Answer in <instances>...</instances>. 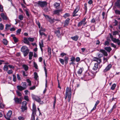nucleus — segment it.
<instances>
[{"label":"nucleus","instance_id":"obj_60","mask_svg":"<svg viewBox=\"0 0 120 120\" xmlns=\"http://www.w3.org/2000/svg\"><path fill=\"white\" fill-rule=\"evenodd\" d=\"M24 99L27 101H29V99L28 98V96H25L24 97Z\"/></svg>","mask_w":120,"mask_h":120},{"label":"nucleus","instance_id":"obj_5","mask_svg":"<svg viewBox=\"0 0 120 120\" xmlns=\"http://www.w3.org/2000/svg\"><path fill=\"white\" fill-rule=\"evenodd\" d=\"M79 9V6H77L76 8L74 10L73 14L72 16L74 17L77 16L78 15L76 14V13L78 12Z\"/></svg>","mask_w":120,"mask_h":120},{"label":"nucleus","instance_id":"obj_53","mask_svg":"<svg viewBox=\"0 0 120 120\" xmlns=\"http://www.w3.org/2000/svg\"><path fill=\"white\" fill-rule=\"evenodd\" d=\"M22 72L23 73V76H27V75L25 71H22Z\"/></svg>","mask_w":120,"mask_h":120},{"label":"nucleus","instance_id":"obj_3","mask_svg":"<svg viewBox=\"0 0 120 120\" xmlns=\"http://www.w3.org/2000/svg\"><path fill=\"white\" fill-rule=\"evenodd\" d=\"M38 4L41 7H43L44 6H46L47 3L46 1H39L38 2Z\"/></svg>","mask_w":120,"mask_h":120},{"label":"nucleus","instance_id":"obj_10","mask_svg":"<svg viewBox=\"0 0 120 120\" xmlns=\"http://www.w3.org/2000/svg\"><path fill=\"white\" fill-rule=\"evenodd\" d=\"M99 51L102 53L105 56H107L108 55L107 52L104 50L100 49Z\"/></svg>","mask_w":120,"mask_h":120},{"label":"nucleus","instance_id":"obj_40","mask_svg":"<svg viewBox=\"0 0 120 120\" xmlns=\"http://www.w3.org/2000/svg\"><path fill=\"white\" fill-rule=\"evenodd\" d=\"M3 69L5 71H7L8 69V66L6 65H5L4 66Z\"/></svg>","mask_w":120,"mask_h":120},{"label":"nucleus","instance_id":"obj_52","mask_svg":"<svg viewBox=\"0 0 120 120\" xmlns=\"http://www.w3.org/2000/svg\"><path fill=\"white\" fill-rule=\"evenodd\" d=\"M16 93L17 95L19 96H22V94L21 93L18 91H16Z\"/></svg>","mask_w":120,"mask_h":120},{"label":"nucleus","instance_id":"obj_14","mask_svg":"<svg viewBox=\"0 0 120 120\" xmlns=\"http://www.w3.org/2000/svg\"><path fill=\"white\" fill-rule=\"evenodd\" d=\"M98 64L97 63H95L94 64V67L93 68V70L94 71L97 70L98 68Z\"/></svg>","mask_w":120,"mask_h":120},{"label":"nucleus","instance_id":"obj_11","mask_svg":"<svg viewBox=\"0 0 120 120\" xmlns=\"http://www.w3.org/2000/svg\"><path fill=\"white\" fill-rule=\"evenodd\" d=\"M43 63L44 64V70L45 71V75L46 77H47V70L46 69V68L45 67V66H46V65L45 63V60H44V61H43Z\"/></svg>","mask_w":120,"mask_h":120},{"label":"nucleus","instance_id":"obj_46","mask_svg":"<svg viewBox=\"0 0 120 120\" xmlns=\"http://www.w3.org/2000/svg\"><path fill=\"white\" fill-rule=\"evenodd\" d=\"M27 82H28L29 83V84H28V85L29 86H31V81L29 79H27Z\"/></svg>","mask_w":120,"mask_h":120},{"label":"nucleus","instance_id":"obj_28","mask_svg":"<svg viewBox=\"0 0 120 120\" xmlns=\"http://www.w3.org/2000/svg\"><path fill=\"white\" fill-rule=\"evenodd\" d=\"M11 26V25L8 24H7L6 25V27L5 28V30H8L9 28Z\"/></svg>","mask_w":120,"mask_h":120},{"label":"nucleus","instance_id":"obj_58","mask_svg":"<svg viewBox=\"0 0 120 120\" xmlns=\"http://www.w3.org/2000/svg\"><path fill=\"white\" fill-rule=\"evenodd\" d=\"M21 31V29H19L17 30L16 31V32L17 34H20Z\"/></svg>","mask_w":120,"mask_h":120},{"label":"nucleus","instance_id":"obj_62","mask_svg":"<svg viewBox=\"0 0 120 120\" xmlns=\"http://www.w3.org/2000/svg\"><path fill=\"white\" fill-rule=\"evenodd\" d=\"M43 15L46 19H50V18L49 17V16L47 15H45V14H43Z\"/></svg>","mask_w":120,"mask_h":120},{"label":"nucleus","instance_id":"obj_23","mask_svg":"<svg viewBox=\"0 0 120 120\" xmlns=\"http://www.w3.org/2000/svg\"><path fill=\"white\" fill-rule=\"evenodd\" d=\"M69 58L68 56H65L64 58V61L65 63L66 64H67L68 63V60Z\"/></svg>","mask_w":120,"mask_h":120},{"label":"nucleus","instance_id":"obj_32","mask_svg":"<svg viewBox=\"0 0 120 120\" xmlns=\"http://www.w3.org/2000/svg\"><path fill=\"white\" fill-rule=\"evenodd\" d=\"M112 41L115 43L118 42L120 41L119 39H116L115 38H114Z\"/></svg>","mask_w":120,"mask_h":120},{"label":"nucleus","instance_id":"obj_63","mask_svg":"<svg viewBox=\"0 0 120 120\" xmlns=\"http://www.w3.org/2000/svg\"><path fill=\"white\" fill-rule=\"evenodd\" d=\"M0 11L1 12L3 11V6L0 4Z\"/></svg>","mask_w":120,"mask_h":120},{"label":"nucleus","instance_id":"obj_25","mask_svg":"<svg viewBox=\"0 0 120 120\" xmlns=\"http://www.w3.org/2000/svg\"><path fill=\"white\" fill-rule=\"evenodd\" d=\"M33 56V53L31 52H30L29 53V59L31 60L32 59V57Z\"/></svg>","mask_w":120,"mask_h":120},{"label":"nucleus","instance_id":"obj_57","mask_svg":"<svg viewBox=\"0 0 120 120\" xmlns=\"http://www.w3.org/2000/svg\"><path fill=\"white\" fill-rule=\"evenodd\" d=\"M66 54H67L66 53L62 52L60 54V55L62 57H63L64 56L66 55Z\"/></svg>","mask_w":120,"mask_h":120},{"label":"nucleus","instance_id":"obj_45","mask_svg":"<svg viewBox=\"0 0 120 120\" xmlns=\"http://www.w3.org/2000/svg\"><path fill=\"white\" fill-rule=\"evenodd\" d=\"M28 39L30 41L32 42L34 41V38H31L29 37L28 38Z\"/></svg>","mask_w":120,"mask_h":120},{"label":"nucleus","instance_id":"obj_33","mask_svg":"<svg viewBox=\"0 0 120 120\" xmlns=\"http://www.w3.org/2000/svg\"><path fill=\"white\" fill-rule=\"evenodd\" d=\"M13 39L14 40V42L15 43H16L18 41V40L15 37H13Z\"/></svg>","mask_w":120,"mask_h":120},{"label":"nucleus","instance_id":"obj_19","mask_svg":"<svg viewBox=\"0 0 120 120\" xmlns=\"http://www.w3.org/2000/svg\"><path fill=\"white\" fill-rule=\"evenodd\" d=\"M83 69L82 68H80V69H79L78 71H77V73L78 74H81L82 71V70H83Z\"/></svg>","mask_w":120,"mask_h":120},{"label":"nucleus","instance_id":"obj_54","mask_svg":"<svg viewBox=\"0 0 120 120\" xmlns=\"http://www.w3.org/2000/svg\"><path fill=\"white\" fill-rule=\"evenodd\" d=\"M13 80L14 82H15L16 81V76L14 75H13Z\"/></svg>","mask_w":120,"mask_h":120},{"label":"nucleus","instance_id":"obj_50","mask_svg":"<svg viewBox=\"0 0 120 120\" xmlns=\"http://www.w3.org/2000/svg\"><path fill=\"white\" fill-rule=\"evenodd\" d=\"M34 67L36 69H38V66L37 64L35 62H34Z\"/></svg>","mask_w":120,"mask_h":120},{"label":"nucleus","instance_id":"obj_15","mask_svg":"<svg viewBox=\"0 0 120 120\" xmlns=\"http://www.w3.org/2000/svg\"><path fill=\"white\" fill-rule=\"evenodd\" d=\"M17 88L18 90L20 91H22L23 90H24L25 89L24 88H23V87L19 85L17 86Z\"/></svg>","mask_w":120,"mask_h":120},{"label":"nucleus","instance_id":"obj_27","mask_svg":"<svg viewBox=\"0 0 120 120\" xmlns=\"http://www.w3.org/2000/svg\"><path fill=\"white\" fill-rule=\"evenodd\" d=\"M36 115V113H32L31 115V119L32 120H35V115Z\"/></svg>","mask_w":120,"mask_h":120},{"label":"nucleus","instance_id":"obj_8","mask_svg":"<svg viewBox=\"0 0 120 120\" xmlns=\"http://www.w3.org/2000/svg\"><path fill=\"white\" fill-rule=\"evenodd\" d=\"M111 67L112 65L111 64H109L104 70V72H106L109 71L111 68Z\"/></svg>","mask_w":120,"mask_h":120},{"label":"nucleus","instance_id":"obj_16","mask_svg":"<svg viewBox=\"0 0 120 120\" xmlns=\"http://www.w3.org/2000/svg\"><path fill=\"white\" fill-rule=\"evenodd\" d=\"M104 49L108 52H110L112 50L110 47H105Z\"/></svg>","mask_w":120,"mask_h":120},{"label":"nucleus","instance_id":"obj_17","mask_svg":"<svg viewBox=\"0 0 120 120\" xmlns=\"http://www.w3.org/2000/svg\"><path fill=\"white\" fill-rule=\"evenodd\" d=\"M1 16L4 20H7V16L4 15V14L3 13H2L1 14Z\"/></svg>","mask_w":120,"mask_h":120},{"label":"nucleus","instance_id":"obj_47","mask_svg":"<svg viewBox=\"0 0 120 120\" xmlns=\"http://www.w3.org/2000/svg\"><path fill=\"white\" fill-rule=\"evenodd\" d=\"M23 16L22 15H20L19 16V18L21 20H22L23 19Z\"/></svg>","mask_w":120,"mask_h":120},{"label":"nucleus","instance_id":"obj_9","mask_svg":"<svg viewBox=\"0 0 120 120\" xmlns=\"http://www.w3.org/2000/svg\"><path fill=\"white\" fill-rule=\"evenodd\" d=\"M37 109L35 105L34 104H33V109L32 113H36Z\"/></svg>","mask_w":120,"mask_h":120},{"label":"nucleus","instance_id":"obj_43","mask_svg":"<svg viewBox=\"0 0 120 120\" xmlns=\"http://www.w3.org/2000/svg\"><path fill=\"white\" fill-rule=\"evenodd\" d=\"M109 44L110 43L109 42L107 41H105L104 44V45L105 46L107 45L108 46H109Z\"/></svg>","mask_w":120,"mask_h":120},{"label":"nucleus","instance_id":"obj_1","mask_svg":"<svg viewBox=\"0 0 120 120\" xmlns=\"http://www.w3.org/2000/svg\"><path fill=\"white\" fill-rule=\"evenodd\" d=\"M71 87H67L66 88L65 99H66L68 97V101H70L71 98Z\"/></svg>","mask_w":120,"mask_h":120},{"label":"nucleus","instance_id":"obj_13","mask_svg":"<svg viewBox=\"0 0 120 120\" xmlns=\"http://www.w3.org/2000/svg\"><path fill=\"white\" fill-rule=\"evenodd\" d=\"M24 41L23 42L24 43L28 45H29V40L27 38H24Z\"/></svg>","mask_w":120,"mask_h":120},{"label":"nucleus","instance_id":"obj_42","mask_svg":"<svg viewBox=\"0 0 120 120\" xmlns=\"http://www.w3.org/2000/svg\"><path fill=\"white\" fill-rule=\"evenodd\" d=\"M4 28V26L2 24H0V30H3Z\"/></svg>","mask_w":120,"mask_h":120},{"label":"nucleus","instance_id":"obj_39","mask_svg":"<svg viewBox=\"0 0 120 120\" xmlns=\"http://www.w3.org/2000/svg\"><path fill=\"white\" fill-rule=\"evenodd\" d=\"M115 13L117 15H120V11L119 10L117 9L115 11Z\"/></svg>","mask_w":120,"mask_h":120},{"label":"nucleus","instance_id":"obj_2","mask_svg":"<svg viewBox=\"0 0 120 120\" xmlns=\"http://www.w3.org/2000/svg\"><path fill=\"white\" fill-rule=\"evenodd\" d=\"M61 29V27H58L56 28L54 31V33L56 34L57 36L59 38L61 34L60 30Z\"/></svg>","mask_w":120,"mask_h":120},{"label":"nucleus","instance_id":"obj_55","mask_svg":"<svg viewBox=\"0 0 120 120\" xmlns=\"http://www.w3.org/2000/svg\"><path fill=\"white\" fill-rule=\"evenodd\" d=\"M8 73L9 74H12L13 73V71L11 70H9L7 71Z\"/></svg>","mask_w":120,"mask_h":120},{"label":"nucleus","instance_id":"obj_49","mask_svg":"<svg viewBox=\"0 0 120 120\" xmlns=\"http://www.w3.org/2000/svg\"><path fill=\"white\" fill-rule=\"evenodd\" d=\"M25 11L26 12V15L28 17H29L30 16V15L29 14V12L28 11L26 10H25Z\"/></svg>","mask_w":120,"mask_h":120},{"label":"nucleus","instance_id":"obj_18","mask_svg":"<svg viewBox=\"0 0 120 120\" xmlns=\"http://www.w3.org/2000/svg\"><path fill=\"white\" fill-rule=\"evenodd\" d=\"M115 6L117 7L118 8H120V3L116 2L114 3Z\"/></svg>","mask_w":120,"mask_h":120},{"label":"nucleus","instance_id":"obj_37","mask_svg":"<svg viewBox=\"0 0 120 120\" xmlns=\"http://www.w3.org/2000/svg\"><path fill=\"white\" fill-rule=\"evenodd\" d=\"M116 86V85L115 84H113L111 87V89L112 90H114Z\"/></svg>","mask_w":120,"mask_h":120},{"label":"nucleus","instance_id":"obj_38","mask_svg":"<svg viewBox=\"0 0 120 120\" xmlns=\"http://www.w3.org/2000/svg\"><path fill=\"white\" fill-rule=\"evenodd\" d=\"M51 49L49 47L48 48V55L49 56H50L51 54Z\"/></svg>","mask_w":120,"mask_h":120},{"label":"nucleus","instance_id":"obj_31","mask_svg":"<svg viewBox=\"0 0 120 120\" xmlns=\"http://www.w3.org/2000/svg\"><path fill=\"white\" fill-rule=\"evenodd\" d=\"M21 109L22 110V111L23 112L27 109V107L26 106L22 107V106Z\"/></svg>","mask_w":120,"mask_h":120},{"label":"nucleus","instance_id":"obj_61","mask_svg":"<svg viewBox=\"0 0 120 120\" xmlns=\"http://www.w3.org/2000/svg\"><path fill=\"white\" fill-rule=\"evenodd\" d=\"M18 119L19 120H24V119L23 117L19 116L18 117Z\"/></svg>","mask_w":120,"mask_h":120},{"label":"nucleus","instance_id":"obj_35","mask_svg":"<svg viewBox=\"0 0 120 120\" xmlns=\"http://www.w3.org/2000/svg\"><path fill=\"white\" fill-rule=\"evenodd\" d=\"M27 103L26 101H24L22 102V106H26V105H27Z\"/></svg>","mask_w":120,"mask_h":120},{"label":"nucleus","instance_id":"obj_34","mask_svg":"<svg viewBox=\"0 0 120 120\" xmlns=\"http://www.w3.org/2000/svg\"><path fill=\"white\" fill-rule=\"evenodd\" d=\"M70 16V14L68 13H65L63 16V17L66 19L67 17H69Z\"/></svg>","mask_w":120,"mask_h":120},{"label":"nucleus","instance_id":"obj_51","mask_svg":"<svg viewBox=\"0 0 120 120\" xmlns=\"http://www.w3.org/2000/svg\"><path fill=\"white\" fill-rule=\"evenodd\" d=\"M70 61L72 62L75 61V57L74 56H72L71 58Z\"/></svg>","mask_w":120,"mask_h":120},{"label":"nucleus","instance_id":"obj_36","mask_svg":"<svg viewBox=\"0 0 120 120\" xmlns=\"http://www.w3.org/2000/svg\"><path fill=\"white\" fill-rule=\"evenodd\" d=\"M34 78L35 80H36L37 79V78L38 77L37 73L36 72H35L34 73Z\"/></svg>","mask_w":120,"mask_h":120},{"label":"nucleus","instance_id":"obj_30","mask_svg":"<svg viewBox=\"0 0 120 120\" xmlns=\"http://www.w3.org/2000/svg\"><path fill=\"white\" fill-rule=\"evenodd\" d=\"M60 10H57L54 11V14H56L57 15H59Z\"/></svg>","mask_w":120,"mask_h":120},{"label":"nucleus","instance_id":"obj_64","mask_svg":"<svg viewBox=\"0 0 120 120\" xmlns=\"http://www.w3.org/2000/svg\"><path fill=\"white\" fill-rule=\"evenodd\" d=\"M76 62H78L80 60V58L79 57H77L76 58Z\"/></svg>","mask_w":120,"mask_h":120},{"label":"nucleus","instance_id":"obj_21","mask_svg":"<svg viewBox=\"0 0 120 120\" xmlns=\"http://www.w3.org/2000/svg\"><path fill=\"white\" fill-rule=\"evenodd\" d=\"M2 41L3 43L5 45H7L8 42L7 40L5 39H4Z\"/></svg>","mask_w":120,"mask_h":120},{"label":"nucleus","instance_id":"obj_26","mask_svg":"<svg viewBox=\"0 0 120 120\" xmlns=\"http://www.w3.org/2000/svg\"><path fill=\"white\" fill-rule=\"evenodd\" d=\"M29 52V49L27 50H26V51L23 52V54L24 56L25 57L26 56L27 54H28Z\"/></svg>","mask_w":120,"mask_h":120},{"label":"nucleus","instance_id":"obj_48","mask_svg":"<svg viewBox=\"0 0 120 120\" xmlns=\"http://www.w3.org/2000/svg\"><path fill=\"white\" fill-rule=\"evenodd\" d=\"M39 45L40 47H43V41H41V44L40 43V42L39 43Z\"/></svg>","mask_w":120,"mask_h":120},{"label":"nucleus","instance_id":"obj_4","mask_svg":"<svg viewBox=\"0 0 120 120\" xmlns=\"http://www.w3.org/2000/svg\"><path fill=\"white\" fill-rule=\"evenodd\" d=\"M12 114V112L11 110H9L7 114V116L5 115H4L5 118L8 120H10V118L11 117V115Z\"/></svg>","mask_w":120,"mask_h":120},{"label":"nucleus","instance_id":"obj_22","mask_svg":"<svg viewBox=\"0 0 120 120\" xmlns=\"http://www.w3.org/2000/svg\"><path fill=\"white\" fill-rule=\"evenodd\" d=\"M21 84L23 86V87L25 88H24L26 89L27 87V85L26 84V83L25 82H22V83Z\"/></svg>","mask_w":120,"mask_h":120},{"label":"nucleus","instance_id":"obj_41","mask_svg":"<svg viewBox=\"0 0 120 120\" xmlns=\"http://www.w3.org/2000/svg\"><path fill=\"white\" fill-rule=\"evenodd\" d=\"M54 6H55L56 8H57V7L59 6L60 5V4L59 3L56 2L54 4Z\"/></svg>","mask_w":120,"mask_h":120},{"label":"nucleus","instance_id":"obj_6","mask_svg":"<svg viewBox=\"0 0 120 120\" xmlns=\"http://www.w3.org/2000/svg\"><path fill=\"white\" fill-rule=\"evenodd\" d=\"M32 98L37 102H40L41 101V100L40 98L39 97L36 96L34 95H32Z\"/></svg>","mask_w":120,"mask_h":120},{"label":"nucleus","instance_id":"obj_12","mask_svg":"<svg viewBox=\"0 0 120 120\" xmlns=\"http://www.w3.org/2000/svg\"><path fill=\"white\" fill-rule=\"evenodd\" d=\"M28 49H27V47L25 46H23L21 48V51L22 52L26 51V50H27Z\"/></svg>","mask_w":120,"mask_h":120},{"label":"nucleus","instance_id":"obj_29","mask_svg":"<svg viewBox=\"0 0 120 120\" xmlns=\"http://www.w3.org/2000/svg\"><path fill=\"white\" fill-rule=\"evenodd\" d=\"M14 99L15 102L18 103H20V100L18 98H15Z\"/></svg>","mask_w":120,"mask_h":120},{"label":"nucleus","instance_id":"obj_7","mask_svg":"<svg viewBox=\"0 0 120 120\" xmlns=\"http://www.w3.org/2000/svg\"><path fill=\"white\" fill-rule=\"evenodd\" d=\"M70 19L69 18H68L65 20V22L64 23V27H65L66 26H68L69 22Z\"/></svg>","mask_w":120,"mask_h":120},{"label":"nucleus","instance_id":"obj_56","mask_svg":"<svg viewBox=\"0 0 120 120\" xmlns=\"http://www.w3.org/2000/svg\"><path fill=\"white\" fill-rule=\"evenodd\" d=\"M83 23L81 21L79 22L78 24V27H79L81 26L82 25V24Z\"/></svg>","mask_w":120,"mask_h":120},{"label":"nucleus","instance_id":"obj_24","mask_svg":"<svg viewBox=\"0 0 120 120\" xmlns=\"http://www.w3.org/2000/svg\"><path fill=\"white\" fill-rule=\"evenodd\" d=\"M22 66L24 68L25 71H26L28 70V67L25 64H23L22 65Z\"/></svg>","mask_w":120,"mask_h":120},{"label":"nucleus","instance_id":"obj_44","mask_svg":"<svg viewBox=\"0 0 120 120\" xmlns=\"http://www.w3.org/2000/svg\"><path fill=\"white\" fill-rule=\"evenodd\" d=\"M59 60L60 62L61 63V64H62L64 65V60L61 58H60L59 59Z\"/></svg>","mask_w":120,"mask_h":120},{"label":"nucleus","instance_id":"obj_20","mask_svg":"<svg viewBox=\"0 0 120 120\" xmlns=\"http://www.w3.org/2000/svg\"><path fill=\"white\" fill-rule=\"evenodd\" d=\"M78 38L79 37L77 35H76L74 37H71V38L73 40L75 41H77Z\"/></svg>","mask_w":120,"mask_h":120},{"label":"nucleus","instance_id":"obj_59","mask_svg":"<svg viewBox=\"0 0 120 120\" xmlns=\"http://www.w3.org/2000/svg\"><path fill=\"white\" fill-rule=\"evenodd\" d=\"M118 32L117 31H114L113 32V35H116V34H118Z\"/></svg>","mask_w":120,"mask_h":120}]
</instances>
